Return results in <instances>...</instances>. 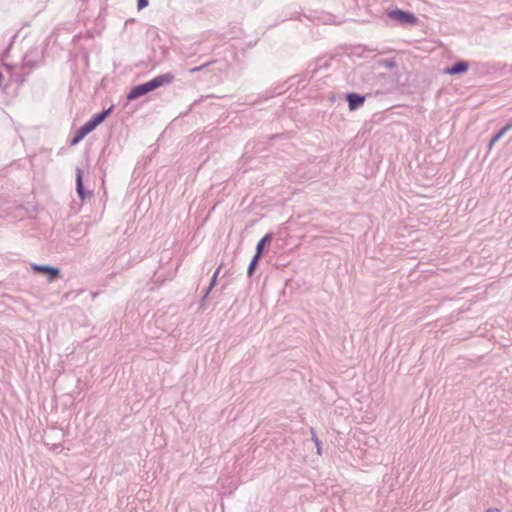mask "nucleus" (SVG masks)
Returning a JSON list of instances; mask_svg holds the SVG:
<instances>
[{
	"mask_svg": "<svg viewBox=\"0 0 512 512\" xmlns=\"http://www.w3.org/2000/svg\"><path fill=\"white\" fill-rule=\"evenodd\" d=\"M32 269H33V271H35L37 273L47 274L49 276L50 282H52L54 279H56L59 276V270L57 268L33 264Z\"/></svg>",
	"mask_w": 512,
	"mask_h": 512,
	"instance_id": "obj_4",
	"label": "nucleus"
},
{
	"mask_svg": "<svg viewBox=\"0 0 512 512\" xmlns=\"http://www.w3.org/2000/svg\"><path fill=\"white\" fill-rule=\"evenodd\" d=\"M347 100L349 104V109L355 110L357 107L361 106L364 103L365 98L355 93H350L347 95Z\"/></svg>",
	"mask_w": 512,
	"mask_h": 512,
	"instance_id": "obj_5",
	"label": "nucleus"
},
{
	"mask_svg": "<svg viewBox=\"0 0 512 512\" xmlns=\"http://www.w3.org/2000/svg\"><path fill=\"white\" fill-rule=\"evenodd\" d=\"M148 6V0H137V8L138 10H142L143 8Z\"/></svg>",
	"mask_w": 512,
	"mask_h": 512,
	"instance_id": "obj_12",
	"label": "nucleus"
},
{
	"mask_svg": "<svg viewBox=\"0 0 512 512\" xmlns=\"http://www.w3.org/2000/svg\"><path fill=\"white\" fill-rule=\"evenodd\" d=\"M219 271H220V267H219V268L216 270V272L214 273L212 283H214V282H215V280H216V278H217V276H218V274H219Z\"/></svg>",
	"mask_w": 512,
	"mask_h": 512,
	"instance_id": "obj_13",
	"label": "nucleus"
},
{
	"mask_svg": "<svg viewBox=\"0 0 512 512\" xmlns=\"http://www.w3.org/2000/svg\"><path fill=\"white\" fill-rule=\"evenodd\" d=\"M261 257L254 255L249 267H248V275L251 276L254 273L255 267Z\"/></svg>",
	"mask_w": 512,
	"mask_h": 512,
	"instance_id": "obj_11",
	"label": "nucleus"
},
{
	"mask_svg": "<svg viewBox=\"0 0 512 512\" xmlns=\"http://www.w3.org/2000/svg\"><path fill=\"white\" fill-rule=\"evenodd\" d=\"M204 67H205V65H202V66H200V67L193 68V69H191V72L199 71V70H201V69H202V68H204Z\"/></svg>",
	"mask_w": 512,
	"mask_h": 512,
	"instance_id": "obj_14",
	"label": "nucleus"
},
{
	"mask_svg": "<svg viewBox=\"0 0 512 512\" xmlns=\"http://www.w3.org/2000/svg\"><path fill=\"white\" fill-rule=\"evenodd\" d=\"M174 76L170 73L159 75L152 80L134 87L128 94V100H134L140 96L147 94L165 84H169L173 81Z\"/></svg>",
	"mask_w": 512,
	"mask_h": 512,
	"instance_id": "obj_1",
	"label": "nucleus"
},
{
	"mask_svg": "<svg viewBox=\"0 0 512 512\" xmlns=\"http://www.w3.org/2000/svg\"><path fill=\"white\" fill-rule=\"evenodd\" d=\"M77 192L80 195V197L83 198V183H82V174L79 170L77 173Z\"/></svg>",
	"mask_w": 512,
	"mask_h": 512,
	"instance_id": "obj_9",
	"label": "nucleus"
},
{
	"mask_svg": "<svg viewBox=\"0 0 512 512\" xmlns=\"http://www.w3.org/2000/svg\"><path fill=\"white\" fill-rule=\"evenodd\" d=\"M111 109H108L100 114L95 115L90 121L83 125L73 137L71 144L75 145L80 142L88 133L93 131L104 119L108 116Z\"/></svg>",
	"mask_w": 512,
	"mask_h": 512,
	"instance_id": "obj_2",
	"label": "nucleus"
},
{
	"mask_svg": "<svg viewBox=\"0 0 512 512\" xmlns=\"http://www.w3.org/2000/svg\"><path fill=\"white\" fill-rule=\"evenodd\" d=\"M388 16L391 19L397 20V21H399L401 23H405V24L414 25L417 22V18L413 14H411L409 12L402 11L400 9H395V10L389 11Z\"/></svg>",
	"mask_w": 512,
	"mask_h": 512,
	"instance_id": "obj_3",
	"label": "nucleus"
},
{
	"mask_svg": "<svg viewBox=\"0 0 512 512\" xmlns=\"http://www.w3.org/2000/svg\"><path fill=\"white\" fill-rule=\"evenodd\" d=\"M467 69H468V64L467 63H465V62H458L457 64H455L451 68L447 69L446 73H448V74H459V73L466 72Z\"/></svg>",
	"mask_w": 512,
	"mask_h": 512,
	"instance_id": "obj_6",
	"label": "nucleus"
},
{
	"mask_svg": "<svg viewBox=\"0 0 512 512\" xmlns=\"http://www.w3.org/2000/svg\"><path fill=\"white\" fill-rule=\"evenodd\" d=\"M510 129V125H506L502 128L491 140L490 146L494 145L508 130Z\"/></svg>",
	"mask_w": 512,
	"mask_h": 512,
	"instance_id": "obj_8",
	"label": "nucleus"
},
{
	"mask_svg": "<svg viewBox=\"0 0 512 512\" xmlns=\"http://www.w3.org/2000/svg\"><path fill=\"white\" fill-rule=\"evenodd\" d=\"M311 434H312V440L314 441L315 445H316V448H317V454L318 455H321L322 453V447H321V442L320 440L318 439L317 435L315 434L314 430L312 429L311 430Z\"/></svg>",
	"mask_w": 512,
	"mask_h": 512,
	"instance_id": "obj_10",
	"label": "nucleus"
},
{
	"mask_svg": "<svg viewBox=\"0 0 512 512\" xmlns=\"http://www.w3.org/2000/svg\"><path fill=\"white\" fill-rule=\"evenodd\" d=\"M486 512H500V510L497 508H490Z\"/></svg>",
	"mask_w": 512,
	"mask_h": 512,
	"instance_id": "obj_15",
	"label": "nucleus"
},
{
	"mask_svg": "<svg viewBox=\"0 0 512 512\" xmlns=\"http://www.w3.org/2000/svg\"><path fill=\"white\" fill-rule=\"evenodd\" d=\"M271 234H266L257 244V247H256V256L258 257H261L262 253H263V249H264V246L267 244V243H270L271 241Z\"/></svg>",
	"mask_w": 512,
	"mask_h": 512,
	"instance_id": "obj_7",
	"label": "nucleus"
}]
</instances>
